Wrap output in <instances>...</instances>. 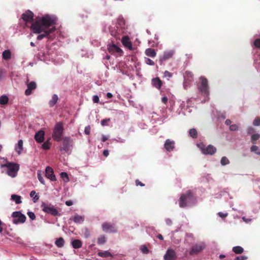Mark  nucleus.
I'll use <instances>...</instances> for the list:
<instances>
[{"mask_svg":"<svg viewBox=\"0 0 260 260\" xmlns=\"http://www.w3.org/2000/svg\"><path fill=\"white\" fill-rule=\"evenodd\" d=\"M107 96L108 99H110L113 97V95L111 93L108 92L107 93Z\"/></svg>","mask_w":260,"mask_h":260,"instance_id":"774afa93","label":"nucleus"},{"mask_svg":"<svg viewBox=\"0 0 260 260\" xmlns=\"http://www.w3.org/2000/svg\"><path fill=\"white\" fill-rule=\"evenodd\" d=\"M136 185L137 186L140 185L141 186H145V184L144 183H143L142 182H141V181H140L138 179L136 180Z\"/></svg>","mask_w":260,"mask_h":260,"instance_id":"bf43d9fd","label":"nucleus"},{"mask_svg":"<svg viewBox=\"0 0 260 260\" xmlns=\"http://www.w3.org/2000/svg\"><path fill=\"white\" fill-rule=\"evenodd\" d=\"M92 101L94 103H98L99 102V98L98 95H95L92 97Z\"/></svg>","mask_w":260,"mask_h":260,"instance_id":"5fc2aeb1","label":"nucleus"},{"mask_svg":"<svg viewBox=\"0 0 260 260\" xmlns=\"http://www.w3.org/2000/svg\"><path fill=\"white\" fill-rule=\"evenodd\" d=\"M34 13L30 10H27L22 14L21 18L26 22H31L34 20Z\"/></svg>","mask_w":260,"mask_h":260,"instance_id":"2eb2a0df","label":"nucleus"},{"mask_svg":"<svg viewBox=\"0 0 260 260\" xmlns=\"http://www.w3.org/2000/svg\"><path fill=\"white\" fill-rule=\"evenodd\" d=\"M73 248L78 249L82 247V243L80 240H74L72 242Z\"/></svg>","mask_w":260,"mask_h":260,"instance_id":"c756f323","label":"nucleus"},{"mask_svg":"<svg viewBox=\"0 0 260 260\" xmlns=\"http://www.w3.org/2000/svg\"><path fill=\"white\" fill-rule=\"evenodd\" d=\"M177 255L174 250L169 248L165 255L164 256V260H177Z\"/></svg>","mask_w":260,"mask_h":260,"instance_id":"f8f14e48","label":"nucleus"},{"mask_svg":"<svg viewBox=\"0 0 260 260\" xmlns=\"http://www.w3.org/2000/svg\"><path fill=\"white\" fill-rule=\"evenodd\" d=\"M145 62L146 64L150 66H154L155 64L154 62L149 58H145Z\"/></svg>","mask_w":260,"mask_h":260,"instance_id":"a18cd8bd","label":"nucleus"},{"mask_svg":"<svg viewBox=\"0 0 260 260\" xmlns=\"http://www.w3.org/2000/svg\"><path fill=\"white\" fill-rule=\"evenodd\" d=\"M166 224L169 226H170L172 224V221L171 220V219H170L169 218L166 219Z\"/></svg>","mask_w":260,"mask_h":260,"instance_id":"e2e57ef3","label":"nucleus"},{"mask_svg":"<svg viewBox=\"0 0 260 260\" xmlns=\"http://www.w3.org/2000/svg\"><path fill=\"white\" fill-rule=\"evenodd\" d=\"M90 132V127L89 126H86L84 129V133L86 135H89Z\"/></svg>","mask_w":260,"mask_h":260,"instance_id":"6e6d98bb","label":"nucleus"},{"mask_svg":"<svg viewBox=\"0 0 260 260\" xmlns=\"http://www.w3.org/2000/svg\"><path fill=\"white\" fill-rule=\"evenodd\" d=\"M238 126L236 124H232L230 126V130L231 131H235L238 130Z\"/></svg>","mask_w":260,"mask_h":260,"instance_id":"8fccbe9b","label":"nucleus"},{"mask_svg":"<svg viewBox=\"0 0 260 260\" xmlns=\"http://www.w3.org/2000/svg\"><path fill=\"white\" fill-rule=\"evenodd\" d=\"M200 80L201 83L198 85V89L202 95L204 96L208 97L209 95L208 80L204 77H200Z\"/></svg>","mask_w":260,"mask_h":260,"instance_id":"20e7f679","label":"nucleus"},{"mask_svg":"<svg viewBox=\"0 0 260 260\" xmlns=\"http://www.w3.org/2000/svg\"><path fill=\"white\" fill-rule=\"evenodd\" d=\"M247 259V257L244 255L237 256L234 260H246Z\"/></svg>","mask_w":260,"mask_h":260,"instance_id":"3c124183","label":"nucleus"},{"mask_svg":"<svg viewBox=\"0 0 260 260\" xmlns=\"http://www.w3.org/2000/svg\"><path fill=\"white\" fill-rule=\"evenodd\" d=\"M41 208L42 211L46 213L50 214L54 216L60 215L58 210L50 204L43 202L41 205Z\"/></svg>","mask_w":260,"mask_h":260,"instance_id":"39448f33","label":"nucleus"},{"mask_svg":"<svg viewBox=\"0 0 260 260\" xmlns=\"http://www.w3.org/2000/svg\"><path fill=\"white\" fill-rule=\"evenodd\" d=\"M254 45L256 48H260V39H256L254 41Z\"/></svg>","mask_w":260,"mask_h":260,"instance_id":"09e8293b","label":"nucleus"},{"mask_svg":"<svg viewBox=\"0 0 260 260\" xmlns=\"http://www.w3.org/2000/svg\"><path fill=\"white\" fill-rule=\"evenodd\" d=\"M117 24L120 27H122L125 25V20L122 17H119L117 19Z\"/></svg>","mask_w":260,"mask_h":260,"instance_id":"37998d69","label":"nucleus"},{"mask_svg":"<svg viewBox=\"0 0 260 260\" xmlns=\"http://www.w3.org/2000/svg\"><path fill=\"white\" fill-rule=\"evenodd\" d=\"M30 196L33 198L32 200L34 203L37 202L39 199V196L37 194V193L35 190H32L30 192Z\"/></svg>","mask_w":260,"mask_h":260,"instance_id":"72a5a7b5","label":"nucleus"},{"mask_svg":"<svg viewBox=\"0 0 260 260\" xmlns=\"http://www.w3.org/2000/svg\"><path fill=\"white\" fill-rule=\"evenodd\" d=\"M184 87L185 88L193 80V75L190 71H186L184 74Z\"/></svg>","mask_w":260,"mask_h":260,"instance_id":"4468645a","label":"nucleus"},{"mask_svg":"<svg viewBox=\"0 0 260 260\" xmlns=\"http://www.w3.org/2000/svg\"><path fill=\"white\" fill-rule=\"evenodd\" d=\"M13 217V222L14 224L23 223L26 219V216L21 213L20 211H15L12 214Z\"/></svg>","mask_w":260,"mask_h":260,"instance_id":"6e6552de","label":"nucleus"},{"mask_svg":"<svg viewBox=\"0 0 260 260\" xmlns=\"http://www.w3.org/2000/svg\"><path fill=\"white\" fill-rule=\"evenodd\" d=\"M8 97L5 95H3L0 97V104L5 105L8 102Z\"/></svg>","mask_w":260,"mask_h":260,"instance_id":"c9c22d12","label":"nucleus"},{"mask_svg":"<svg viewBox=\"0 0 260 260\" xmlns=\"http://www.w3.org/2000/svg\"><path fill=\"white\" fill-rule=\"evenodd\" d=\"M103 231L106 233H114L117 232L115 226L109 222H104L102 225Z\"/></svg>","mask_w":260,"mask_h":260,"instance_id":"9b49d317","label":"nucleus"},{"mask_svg":"<svg viewBox=\"0 0 260 260\" xmlns=\"http://www.w3.org/2000/svg\"><path fill=\"white\" fill-rule=\"evenodd\" d=\"M58 100L57 95L54 94L52 95L51 100L49 102V105L50 107H53Z\"/></svg>","mask_w":260,"mask_h":260,"instance_id":"c85d7f7f","label":"nucleus"},{"mask_svg":"<svg viewBox=\"0 0 260 260\" xmlns=\"http://www.w3.org/2000/svg\"><path fill=\"white\" fill-rule=\"evenodd\" d=\"M60 177L63 178L64 180L66 179L65 181L68 182L69 181V178L68 177V175L66 172H61L60 174Z\"/></svg>","mask_w":260,"mask_h":260,"instance_id":"c03bdc74","label":"nucleus"},{"mask_svg":"<svg viewBox=\"0 0 260 260\" xmlns=\"http://www.w3.org/2000/svg\"><path fill=\"white\" fill-rule=\"evenodd\" d=\"M232 123V121L230 119H226L225 121V124L227 125H231V124Z\"/></svg>","mask_w":260,"mask_h":260,"instance_id":"338daca9","label":"nucleus"},{"mask_svg":"<svg viewBox=\"0 0 260 260\" xmlns=\"http://www.w3.org/2000/svg\"><path fill=\"white\" fill-rule=\"evenodd\" d=\"M73 204V202L71 201H67L66 202V205L68 206H71Z\"/></svg>","mask_w":260,"mask_h":260,"instance_id":"0e129e2a","label":"nucleus"},{"mask_svg":"<svg viewBox=\"0 0 260 260\" xmlns=\"http://www.w3.org/2000/svg\"><path fill=\"white\" fill-rule=\"evenodd\" d=\"M44 132L43 131H39L35 136L36 141L39 143H42L44 140Z\"/></svg>","mask_w":260,"mask_h":260,"instance_id":"aec40b11","label":"nucleus"},{"mask_svg":"<svg viewBox=\"0 0 260 260\" xmlns=\"http://www.w3.org/2000/svg\"><path fill=\"white\" fill-rule=\"evenodd\" d=\"M45 176L51 181H56V177L53 169L50 167H47L45 169Z\"/></svg>","mask_w":260,"mask_h":260,"instance_id":"dca6fc26","label":"nucleus"},{"mask_svg":"<svg viewBox=\"0 0 260 260\" xmlns=\"http://www.w3.org/2000/svg\"><path fill=\"white\" fill-rule=\"evenodd\" d=\"M43 172H42L41 171H38L37 176H38V178L39 180L40 181V182L41 183L45 184V180L43 178Z\"/></svg>","mask_w":260,"mask_h":260,"instance_id":"f704fd0d","label":"nucleus"},{"mask_svg":"<svg viewBox=\"0 0 260 260\" xmlns=\"http://www.w3.org/2000/svg\"><path fill=\"white\" fill-rule=\"evenodd\" d=\"M122 44L129 50L133 49L132 42L128 36H123L121 39Z\"/></svg>","mask_w":260,"mask_h":260,"instance_id":"a211bd4d","label":"nucleus"},{"mask_svg":"<svg viewBox=\"0 0 260 260\" xmlns=\"http://www.w3.org/2000/svg\"><path fill=\"white\" fill-rule=\"evenodd\" d=\"M253 124L255 126L260 125V117H256L253 122Z\"/></svg>","mask_w":260,"mask_h":260,"instance_id":"49530a36","label":"nucleus"},{"mask_svg":"<svg viewBox=\"0 0 260 260\" xmlns=\"http://www.w3.org/2000/svg\"><path fill=\"white\" fill-rule=\"evenodd\" d=\"M106 237L104 235L101 236L100 237H99L98 239V244L99 245L104 244L106 243Z\"/></svg>","mask_w":260,"mask_h":260,"instance_id":"4c0bfd02","label":"nucleus"},{"mask_svg":"<svg viewBox=\"0 0 260 260\" xmlns=\"http://www.w3.org/2000/svg\"><path fill=\"white\" fill-rule=\"evenodd\" d=\"M260 138V135L258 134H255L252 135L251 137V141L253 144H255V142L258 140Z\"/></svg>","mask_w":260,"mask_h":260,"instance_id":"e433bc0d","label":"nucleus"},{"mask_svg":"<svg viewBox=\"0 0 260 260\" xmlns=\"http://www.w3.org/2000/svg\"><path fill=\"white\" fill-rule=\"evenodd\" d=\"M168 101V99L167 96H165L161 98V102L165 104H167Z\"/></svg>","mask_w":260,"mask_h":260,"instance_id":"052dcab7","label":"nucleus"},{"mask_svg":"<svg viewBox=\"0 0 260 260\" xmlns=\"http://www.w3.org/2000/svg\"><path fill=\"white\" fill-rule=\"evenodd\" d=\"M193 200V196L191 191L189 190L185 193H182L179 200V205L180 207L184 208L187 206V204Z\"/></svg>","mask_w":260,"mask_h":260,"instance_id":"f03ea898","label":"nucleus"},{"mask_svg":"<svg viewBox=\"0 0 260 260\" xmlns=\"http://www.w3.org/2000/svg\"><path fill=\"white\" fill-rule=\"evenodd\" d=\"M2 167L7 168V174L12 177H14L16 176L19 169V166L18 164L13 162H7L3 165Z\"/></svg>","mask_w":260,"mask_h":260,"instance_id":"423d86ee","label":"nucleus"},{"mask_svg":"<svg viewBox=\"0 0 260 260\" xmlns=\"http://www.w3.org/2000/svg\"><path fill=\"white\" fill-rule=\"evenodd\" d=\"M232 250L235 253L239 254H241L243 252L244 249L240 246H237L233 247L232 248Z\"/></svg>","mask_w":260,"mask_h":260,"instance_id":"473e14b6","label":"nucleus"},{"mask_svg":"<svg viewBox=\"0 0 260 260\" xmlns=\"http://www.w3.org/2000/svg\"><path fill=\"white\" fill-rule=\"evenodd\" d=\"M175 143L169 139H167L165 143V148L168 151H173L175 146Z\"/></svg>","mask_w":260,"mask_h":260,"instance_id":"412c9836","label":"nucleus"},{"mask_svg":"<svg viewBox=\"0 0 260 260\" xmlns=\"http://www.w3.org/2000/svg\"><path fill=\"white\" fill-rule=\"evenodd\" d=\"M250 150L252 152H255L256 154L260 155V150L258 149V146L256 145H252L250 148Z\"/></svg>","mask_w":260,"mask_h":260,"instance_id":"ea45409f","label":"nucleus"},{"mask_svg":"<svg viewBox=\"0 0 260 260\" xmlns=\"http://www.w3.org/2000/svg\"><path fill=\"white\" fill-rule=\"evenodd\" d=\"M110 120V119H103L101 121V124L103 125V126H105V125H108L107 123Z\"/></svg>","mask_w":260,"mask_h":260,"instance_id":"4d7b16f0","label":"nucleus"},{"mask_svg":"<svg viewBox=\"0 0 260 260\" xmlns=\"http://www.w3.org/2000/svg\"><path fill=\"white\" fill-rule=\"evenodd\" d=\"M141 250L144 253H148L149 252V250L146 246H143Z\"/></svg>","mask_w":260,"mask_h":260,"instance_id":"13d9d810","label":"nucleus"},{"mask_svg":"<svg viewBox=\"0 0 260 260\" xmlns=\"http://www.w3.org/2000/svg\"><path fill=\"white\" fill-rule=\"evenodd\" d=\"M164 75H165V76L168 77H171L172 76V74L170 72L168 71H166L165 72Z\"/></svg>","mask_w":260,"mask_h":260,"instance_id":"680f3d73","label":"nucleus"},{"mask_svg":"<svg viewBox=\"0 0 260 260\" xmlns=\"http://www.w3.org/2000/svg\"><path fill=\"white\" fill-rule=\"evenodd\" d=\"M65 241L63 238L60 237L57 239L55 241V245L58 248L63 247L64 245Z\"/></svg>","mask_w":260,"mask_h":260,"instance_id":"bb28decb","label":"nucleus"},{"mask_svg":"<svg viewBox=\"0 0 260 260\" xmlns=\"http://www.w3.org/2000/svg\"><path fill=\"white\" fill-rule=\"evenodd\" d=\"M70 219L73 220L76 223L81 224L84 221V216L76 214Z\"/></svg>","mask_w":260,"mask_h":260,"instance_id":"5701e85b","label":"nucleus"},{"mask_svg":"<svg viewBox=\"0 0 260 260\" xmlns=\"http://www.w3.org/2000/svg\"><path fill=\"white\" fill-rule=\"evenodd\" d=\"M11 199L14 201L16 204H19L22 203L21 197L18 195L12 194L11 196Z\"/></svg>","mask_w":260,"mask_h":260,"instance_id":"7c9ffc66","label":"nucleus"},{"mask_svg":"<svg viewBox=\"0 0 260 260\" xmlns=\"http://www.w3.org/2000/svg\"><path fill=\"white\" fill-rule=\"evenodd\" d=\"M2 57L4 59L8 60L11 58V52L10 50H5L2 53Z\"/></svg>","mask_w":260,"mask_h":260,"instance_id":"cd10ccee","label":"nucleus"},{"mask_svg":"<svg viewBox=\"0 0 260 260\" xmlns=\"http://www.w3.org/2000/svg\"><path fill=\"white\" fill-rule=\"evenodd\" d=\"M218 215L221 218H225L228 216V213H222L221 212H219L218 213Z\"/></svg>","mask_w":260,"mask_h":260,"instance_id":"603ef678","label":"nucleus"},{"mask_svg":"<svg viewBox=\"0 0 260 260\" xmlns=\"http://www.w3.org/2000/svg\"><path fill=\"white\" fill-rule=\"evenodd\" d=\"M23 141L22 140H20L18 141V144L15 147V151L18 153L19 155L21 153V151L23 150Z\"/></svg>","mask_w":260,"mask_h":260,"instance_id":"a878e982","label":"nucleus"},{"mask_svg":"<svg viewBox=\"0 0 260 260\" xmlns=\"http://www.w3.org/2000/svg\"><path fill=\"white\" fill-rule=\"evenodd\" d=\"M108 51L111 53H113L115 52L120 53L122 52V50L114 44L110 45L108 47Z\"/></svg>","mask_w":260,"mask_h":260,"instance_id":"b1692460","label":"nucleus"},{"mask_svg":"<svg viewBox=\"0 0 260 260\" xmlns=\"http://www.w3.org/2000/svg\"><path fill=\"white\" fill-rule=\"evenodd\" d=\"M51 146V143L49 140L44 142L42 145V148L45 150H48L50 149Z\"/></svg>","mask_w":260,"mask_h":260,"instance_id":"a19ab883","label":"nucleus"},{"mask_svg":"<svg viewBox=\"0 0 260 260\" xmlns=\"http://www.w3.org/2000/svg\"><path fill=\"white\" fill-rule=\"evenodd\" d=\"M205 248V245L203 243L197 244L193 245L190 252L189 254L191 255L198 254Z\"/></svg>","mask_w":260,"mask_h":260,"instance_id":"ddd939ff","label":"nucleus"},{"mask_svg":"<svg viewBox=\"0 0 260 260\" xmlns=\"http://www.w3.org/2000/svg\"><path fill=\"white\" fill-rule=\"evenodd\" d=\"M198 147L205 155H213L216 152V148L212 145H209L207 147L203 144H198Z\"/></svg>","mask_w":260,"mask_h":260,"instance_id":"0eeeda50","label":"nucleus"},{"mask_svg":"<svg viewBox=\"0 0 260 260\" xmlns=\"http://www.w3.org/2000/svg\"><path fill=\"white\" fill-rule=\"evenodd\" d=\"M247 131L248 134L251 135V134H253L255 132V130H254V129L253 127H248L247 128Z\"/></svg>","mask_w":260,"mask_h":260,"instance_id":"864d4df0","label":"nucleus"},{"mask_svg":"<svg viewBox=\"0 0 260 260\" xmlns=\"http://www.w3.org/2000/svg\"><path fill=\"white\" fill-rule=\"evenodd\" d=\"M189 135L190 137H191L193 138H197L198 136V133L197 131L194 128L190 129L189 132Z\"/></svg>","mask_w":260,"mask_h":260,"instance_id":"58836bf2","label":"nucleus"},{"mask_svg":"<svg viewBox=\"0 0 260 260\" xmlns=\"http://www.w3.org/2000/svg\"><path fill=\"white\" fill-rule=\"evenodd\" d=\"M220 163L222 166H224L229 164L230 161L225 156H223L221 159Z\"/></svg>","mask_w":260,"mask_h":260,"instance_id":"79ce46f5","label":"nucleus"},{"mask_svg":"<svg viewBox=\"0 0 260 260\" xmlns=\"http://www.w3.org/2000/svg\"><path fill=\"white\" fill-rule=\"evenodd\" d=\"M56 21L55 17L47 14L42 17L37 18L36 21L32 23L30 28L36 34L43 32L37 36L38 40H41L45 38L50 39V34L56 30V27L53 26Z\"/></svg>","mask_w":260,"mask_h":260,"instance_id":"f257e3e1","label":"nucleus"},{"mask_svg":"<svg viewBox=\"0 0 260 260\" xmlns=\"http://www.w3.org/2000/svg\"><path fill=\"white\" fill-rule=\"evenodd\" d=\"M103 155L107 157L109 155V151L108 150H104L103 151Z\"/></svg>","mask_w":260,"mask_h":260,"instance_id":"69168bd1","label":"nucleus"},{"mask_svg":"<svg viewBox=\"0 0 260 260\" xmlns=\"http://www.w3.org/2000/svg\"><path fill=\"white\" fill-rule=\"evenodd\" d=\"M73 144V141L70 137H65L63 138L60 150H64L66 152L68 151L70 147L72 146Z\"/></svg>","mask_w":260,"mask_h":260,"instance_id":"1a4fd4ad","label":"nucleus"},{"mask_svg":"<svg viewBox=\"0 0 260 260\" xmlns=\"http://www.w3.org/2000/svg\"><path fill=\"white\" fill-rule=\"evenodd\" d=\"M63 132V126L61 122H57L54 126L53 133L52 135V138L54 140L59 142L61 141V137Z\"/></svg>","mask_w":260,"mask_h":260,"instance_id":"7ed1b4c3","label":"nucleus"},{"mask_svg":"<svg viewBox=\"0 0 260 260\" xmlns=\"http://www.w3.org/2000/svg\"><path fill=\"white\" fill-rule=\"evenodd\" d=\"M27 88L25 91V94L26 95H29L32 93V90L37 88V84L35 81H31L27 84Z\"/></svg>","mask_w":260,"mask_h":260,"instance_id":"f3484780","label":"nucleus"},{"mask_svg":"<svg viewBox=\"0 0 260 260\" xmlns=\"http://www.w3.org/2000/svg\"><path fill=\"white\" fill-rule=\"evenodd\" d=\"M98 255L102 257H108L112 256V254L108 251H100L98 253Z\"/></svg>","mask_w":260,"mask_h":260,"instance_id":"2f4dec72","label":"nucleus"},{"mask_svg":"<svg viewBox=\"0 0 260 260\" xmlns=\"http://www.w3.org/2000/svg\"><path fill=\"white\" fill-rule=\"evenodd\" d=\"M110 31L111 35L114 37L116 39H120L121 31L120 29H116L115 27H110Z\"/></svg>","mask_w":260,"mask_h":260,"instance_id":"4be33fe9","label":"nucleus"},{"mask_svg":"<svg viewBox=\"0 0 260 260\" xmlns=\"http://www.w3.org/2000/svg\"><path fill=\"white\" fill-rule=\"evenodd\" d=\"M145 54L150 57H155L156 55V52L154 49L147 48L146 49L145 52Z\"/></svg>","mask_w":260,"mask_h":260,"instance_id":"393cba45","label":"nucleus"},{"mask_svg":"<svg viewBox=\"0 0 260 260\" xmlns=\"http://www.w3.org/2000/svg\"><path fill=\"white\" fill-rule=\"evenodd\" d=\"M174 54V51L173 50H168L164 52L162 55H160L159 57V63L160 65H162L164 61L172 58Z\"/></svg>","mask_w":260,"mask_h":260,"instance_id":"9d476101","label":"nucleus"},{"mask_svg":"<svg viewBox=\"0 0 260 260\" xmlns=\"http://www.w3.org/2000/svg\"><path fill=\"white\" fill-rule=\"evenodd\" d=\"M151 82L152 85L157 89H160L162 85V82L158 77L153 78Z\"/></svg>","mask_w":260,"mask_h":260,"instance_id":"6ab92c4d","label":"nucleus"},{"mask_svg":"<svg viewBox=\"0 0 260 260\" xmlns=\"http://www.w3.org/2000/svg\"><path fill=\"white\" fill-rule=\"evenodd\" d=\"M27 215L31 220H35L36 219V217L34 212L29 211L27 212Z\"/></svg>","mask_w":260,"mask_h":260,"instance_id":"de8ad7c7","label":"nucleus"}]
</instances>
